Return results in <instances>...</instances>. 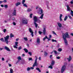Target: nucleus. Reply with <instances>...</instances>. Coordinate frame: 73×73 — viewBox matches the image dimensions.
I'll use <instances>...</instances> for the list:
<instances>
[{
  "label": "nucleus",
  "instance_id": "44",
  "mask_svg": "<svg viewBox=\"0 0 73 73\" xmlns=\"http://www.w3.org/2000/svg\"><path fill=\"white\" fill-rule=\"evenodd\" d=\"M7 0H4L3 1V3H7Z\"/></svg>",
  "mask_w": 73,
  "mask_h": 73
},
{
  "label": "nucleus",
  "instance_id": "59",
  "mask_svg": "<svg viewBox=\"0 0 73 73\" xmlns=\"http://www.w3.org/2000/svg\"><path fill=\"white\" fill-rule=\"evenodd\" d=\"M2 3H3V1H0V4H1Z\"/></svg>",
  "mask_w": 73,
  "mask_h": 73
},
{
  "label": "nucleus",
  "instance_id": "7",
  "mask_svg": "<svg viewBox=\"0 0 73 73\" xmlns=\"http://www.w3.org/2000/svg\"><path fill=\"white\" fill-rule=\"evenodd\" d=\"M29 31L31 33V35L32 36V37H33L34 35H33V32L32 31V29L31 28H29Z\"/></svg>",
  "mask_w": 73,
  "mask_h": 73
},
{
  "label": "nucleus",
  "instance_id": "34",
  "mask_svg": "<svg viewBox=\"0 0 73 73\" xmlns=\"http://www.w3.org/2000/svg\"><path fill=\"white\" fill-rule=\"evenodd\" d=\"M25 3V0H23L22 1V4H24Z\"/></svg>",
  "mask_w": 73,
  "mask_h": 73
},
{
  "label": "nucleus",
  "instance_id": "51",
  "mask_svg": "<svg viewBox=\"0 0 73 73\" xmlns=\"http://www.w3.org/2000/svg\"><path fill=\"white\" fill-rule=\"evenodd\" d=\"M52 32L54 34V35H57V34H56V33L54 32V31H52Z\"/></svg>",
  "mask_w": 73,
  "mask_h": 73
},
{
  "label": "nucleus",
  "instance_id": "53",
  "mask_svg": "<svg viewBox=\"0 0 73 73\" xmlns=\"http://www.w3.org/2000/svg\"><path fill=\"white\" fill-rule=\"evenodd\" d=\"M13 24L14 25H16V23L14 22H13Z\"/></svg>",
  "mask_w": 73,
  "mask_h": 73
},
{
  "label": "nucleus",
  "instance_id": "45",
  "mask_svg": "<svg viewBox=\"0 0 73 73\" xmlns=\"http://www.w3.org/2000/svg\"><path fill=\"white\" fill-rule=\"evenodd\" d=\"M28 53L30 56H32V52H28Z\"/></svg>",
  "mask_w": 73,
  "mask_h": 73
},
{
  "label": "nucleus",
  "instance_id": "13",
  "mask_svg": "<svg viewBox=\"0 0 73 73\" xmlns=\"http://www.w3.org/2000/svg\"><path fill=\"white\" fill-rule=\"evenodd\" d=\"M20 4H21V2H18L17 3L15 4V5L17 7H18V6H19V5H20Z\"/></svg>",
  "mask_w": 73,
  "mask_h": 73
},
{
  "label": "nucleus",
  "instance_id": "39",
  "mask_svg": "<svg viewBox=\"0 0 73 73\" xmlns=\"http://www.w3.org/2000/svg\"><path fill=\"white\" fill-rule=\"evenodd\" d=\"M58 51H59V52H61L62 51V49L61 48H58Z\"/></svg>",
  "mask_w": 73,
  "mask_h": 73
},
{
  "label": "nucleus",
  "instance_id": "16",
  "mask_svg": "<svg viewBox=\"0 0 73 73\" xmlns=\"http://www.w3.org/2000/svg\"><path fill=\"white\" fill-rule=\"evenodd\" d=\"M62 17V14H60V16L59 17V19L60 21H62V18H61Z\"/></svg>",
  "mask_w": 73,
  "mask_h": 73
},
{
  "label": "nucleus",
  "instance_id": "25",
  "mask_svg": "<svg viewBox=\"0 0 73 73\" xmlns=\"http://www.w3.org/2000/svg\"><path fill=\"white\" fill-rule=\"evenodd\" d=\"M70 14L73 17V11L72 10L71 11Z\"/></svg>",
  "mask_w": 73,
  "mask_h": 73
},
{
  "label": "nucleus",
  "instance_id": "32",
  "mask_svg": "<svg viewBox=\"0 0 73 73\" xmlns=\"http://www.w3.org/2000/svg\"><path fill=\"white\" fill-rule=\"evenodd\" d=\"M22 49V47H21V46H20L19 47H18V50H21V49Z\"/></svg>",
  "mask_w": 73,
  "mask_h": 73
},
{
  "label": "nucleus",
  "instance_id": "46",
  "mask_svg": "<svg viewBox=\"0 0 73 73\" xmlns=\"http://www.w3.org/2000/svg\"><path fill=\"white\" fill-rule=\"evenodd\" d=\"M29 61L32 60V58H29Z\"/></svg>",
  "mask_w": 73,
  "mask_h": 73
},
{
  "label": "nucleus",
  "instance_id": "8",
  "mask_svg": "<svg viewBox=\"0 0 73 73\" xmlns=\"http://www.w3.org/2000/svg\"><path fill=\"white\" fill-rule=\"evenodd\" d=\"M33 20L34 21V23H36V22H37V21H38V19H37V17L36 16H34Z\"/></svg>",
  "mask_w": 73,
  "mask_h": 73
},
{
  "label": "nucleus",
  "instance_id": "28",
  "mask_svg": "<svg viewBox=\"0 0 73 73\" xmlns=\"http://www.w3.org/2000/svg\"><path fill=\"white\" fill-rule=\"evenodd\" d=\"M44 56H47V55H48V53L46 52V51H44Z\"/></svg>",
  "mask_w": 73,
  "mask_h": 73
},
{
  "label": "nucleus",
  "instance_id": "6",
  "mask_svg": "<svg viewBox=\"0 0 73 73\" xmlns=\"http://www.w3.org/2000/svg\"><path fill=\"white\" fill-rule=\"evenodd\" d=\"M66 68V66H65V65L63 66L61 70V72L62 73H63V72H64Z\"/></svg>",
  "mask_w": 73,
  "mask_h": 73
},
{
  "label": "nucleus",
  "instance_id": "29",
  "mask_svg": "<svg viewBox=\"0 0 73 73\" xmlns=\"http://www.w3.org/2000/svg\"><path fill=\"white\" fill-rule=\"evenodd\" d=\"M23 38L25 41H28V38H27V37H24Z\"/></svg>",
  "mask_w": 73,
  "mask_h": 73
},
{
  "label": "nucleus",
  "instance_id": "49",
  "mask_svg": "<svg viewBox=\"0 0 73 73\" xmlns=\"http://www.w3.org/2000/svg\"><path fill=\"white\" fill-rule=\"evenodd\" d=\"M60 56H58V57H56V58L57 59H60Z\"/></svg>",
  "mask_w": 73,
  "mask_h": 73
},
{
  "label": "nucleus",
  "instance_id": "38",
  "mask_svg": "<svg viewBox=\"0 0 73 73\" xmlns=\"http://www.w3.org/2000/svg\"><path fill=\"white\" fill-rule=\"evenodd\" d=\"M4 7L5 8H8V5H4Z\"/></svg>",
  "mask_w": 73,
  "mask_h": 73
},
{
  "label": "nucleus",
  "instance_id": "24",
  "mask_svg": "<svg viewBox=\"0 0 73 73\" xmlns=\"http://www.w3.org/2000/svg\"><path fill=\"white\" fill-rule=\"evenodd\" d=\"M34 24L35 25L36 28H37V26H38V25L36 23V22H34Z\"/></svg>",
  "mask_w": 73,
  "mask_h": 73
},
{
  "label": "nucleus",
  "instance_id": "22",
  "mask_svg": "<svg viewBox=\"0 0 73 73\" xmlns=\"http://www.w3.org/2000/svg\"><path fill=\"white\" fill-rule=\"evenodd\" d=\"M10 37V38H12V37H14V35H13L12 34H11Z\"/></svg>",
  "mask_w": 73,
  "mask_h": 73
},
{
  "label": "nucleus",
  "instance_id": "43",
  "mask_svg": "<svg viewBox=\"0 0 73 73\" xmlns=\"http://www.w3.org/2000/svg\"><path fill=\"white\" fill-rule=\"evenodd\" d=\"M33 15V14H31L30 15V18H32V15Z\"/></svg>",
  "mask_w": 73,
  "mask_h": 73
},
{
  "label": "nucleus",
  "instance_id": "61",
  "mask_svg": "<svg viewBox=\"0 0 73 73\" xmlns=\"http://www.w3.org/2000/svg\"><path fill=\"white\" fill-rule=\"evenodd\" d=\"M49 37V38H52V35H50Z\"/></svg>",
  "mask_w": 73,
  "mask_h": 73
},
{
  "label": "nucleus",
  "instance_id": "12",
  "mask_svg": "<svg viewBox=\"0 0 73 73\" xmlns=\"http://www.w3.org/2000/svg\"><path fill=\"white\" fill-rule=\"evenodd\" d=\"M67 59L69 62H70V61L72 60V57H71V56H69V58H67Z\"/></svg>",
  "mask_w": 73,
  "mask_h": 73
},
{
  "label": "nucleus",
  "instance_id": "3",
  "mask_svg": "<svg viewBox=\"0 0 73 73\" xmlns=\"http://www.w3.org/2000/svg\"><path fill=\"white\" fill-rule=\"evenodd\" d=\"M22 23L24 24H28V20L25 18H23L22 20Z\"/></svg>",
  "mask_w": 73,
  "mask_h": 73
},
{
  "label": "nucleus",
  "instance_id": "26",
  "mask_svg": "<svg viewBox=\"0 0 73 73\" xmlns=\"http://www.w3.org/2000/svg\"><path fill=\"white\" fill-rule=\"evenodd\" d=\"M67 19H68V16H66L65 17L64 19V21H66V20H67Z\"/></svg>",
  "mask_w": 73,
  "mask_h": 73
},
{
  "label": "nucleus",
  "instance_id": "2",
  "mask_svg": "<svg viewBox=\"0 0 73 73\" xmlns=\"http://www.w3.org/2000/svg\"><path fill=\"white\" fill-rule=\"evenodd\" d=\"M35 57L36 58L35 60V62L33 64V67H35V66H37L38 65V64H37V56H35Z\"/></svg>",
  "mask_w": 73,
  "mask_h": 73
},
{
  "label": "nucleus",
  "instance_id": "41",
  "mask_svg": "<svg viewBox=\"0 0 73 73\" xmlns=\"http://www.w3.org/2000/svg\"><path fill=\"white\" fill-rule=\"evenodd\" d=\"M38 33L39 34V35H41V34H42V32L40 31H39L38 32Z\"/></svg>",
  "mask_w": 73,
  "mask_h": 73
},
{
  "label": "nucleus",
  "instance_id": "36",
  "mask_svg": "<svg viewBox=\"0 0 73 73\" xmlns=\"http://www.w3.org/2000/svg\"><path fill=\"white\" fill-rule=\"evenodd\" d=\"M31 70V68H30V67H28L27 68V71H29V70Z\"/></svg>",
  "mask_w": 73,
  "mask_h": 73
},
{
  "label": "nucleus",
  "instance_id": "64",
  "mask_svg": "<svg viewBox=\"0 0 73 73\" xmlns=\"http://www.w3.org/2000/svg\"><path fill=\"white\" fill-rule=\"evenodd\" d=\"M71 35L72 36H73V33H71Z\"/></svg>",
  "mask_w": 73,
  "mask_h": 73
},
{
  "label": "nucleus",
  "instance_id": "33",
  "mask_svg": "<svg viewBox=\"0 0 73 73\" xmlns=\"http://www.w3.org/2000/svg\"><path fill=\"white\" fill-rule=\"evenodd\" d=\"M0 40H1V41H2V42H4V40L3 38H1L0 39Z\"/></svg>",
  "mask_w": 73,
  "mask_h": 73
},
{
  "label": "nucleus",
  "instance_id": "23",
  "mask_svg": "<svg viewBox=\"0 0 73 73\" xmlns=\"http://www.w3.org/2000/svg\"><path fill=\"white\" fill-rule=\"evenodd\" d=\"M24 50L25 51V52H26V53H28V50L26 48L24 49Z\"/></svg>",
  "mask_w": 73,
  "mask_h": 73
},
{
  "label": "nucleus",
  "instance_id": "19",
  "mask_svg": "<svg viewBox=\"0 0 73 73\" xmlns=\"http://www.w3.org/2000/svg\"><path fill=\"white\" fill-rule=\"evenodd\" d=\"M27 11V12H29L32 11V9L31 8H28V9Z\"/></svg>",
  "mask_w": 73,
  "mask_h": 73
},
{
  "label": "nucleus",
  "instance_id": "21",
  "mask_svg": "<svg viewBox=\"0 0 73 73\" xmlns=\"http://www.w3.org/2000/svg\"><path fill=\"white\" fill-rule=\"evenodd\" d=\"M45 39H48V36H46L44 38H43V40L44 41H45Z\"/></svg>",
  "mask_w": 73,
  "mask_h": 73
},
{
  "label": "nucleus",
  "instance_id": "9",
  "mask_svg": "<svg viewBox=\"0 0 73 73\" xmlns=\"http://www.w3.org/2000/svg\"><path fill=\"white\" fill-rule=\"evenodd\" d=\"M4 48L5 49V50H7V51H8L9 52H10V51H11V50L9 49V48L7 46H5L4 47Z\"/></svg>",
  "mask_w": 73,
  "mask_h": 73
},
{
  "label": "nucleus",
  "instance_id": "1",
  "mask_svg": "<svg viewBox=\"0 0 73 73\" xmlns=\"http://www.w3.org/2000/svg\"><path fill=\"white\" fill-rule=\"evenodd\" d=\"M62 37L64 40L65 45H68V41L66 40V38H70V37L68 32H66L65 34L63 35Z\"/></svg>",
  "mask_w": 73,
  "mask_h": 73
},
{
  "label": "nucleus",
  "instance_id": "15",
  "mask_svg": "<svg viewBox=\"0 0 73 73\" xmlns=\"http://www.w3.org/2000/svg\"><path fill=\"white\" fill-rule=\"evenodd\" d=\"M55 63V61H54L53 60H52V61L51 63V65L53 66V65H54V64Z\"/></svg>",
  "mask_w": 73,
  "mask_h": 73
},
{
  "label": "nucleus",
  "instance_id": "54",
  "mask_svg": "<svg viewBox=\"0 0 73 73\" xmlns=\"http://www.w3.org/2000/svg\"><path fill=\"white\" fill-rule=\"evenodd\" d=\"M30 69H34V68L33 67H30Z\"/></svg>",
  "mask_w": 73,
  "mask_h": 73
},
{
  "label": "nucleus",
  "instance_id": "47",
  "mask_svg": "<svg viewBox=\"0 0 73 73\" xmlns=\"http://www.w3.org/2000/svg\"><path fill=\"white\" fill-rule=\"evenodd\" d=\"M68 17H69V18L70 19H72V17H71V16H70V15H68Z\"/></svg>",
  "mask_w": 73,
  "mask_h": 73
},
{
  "label": "nucleus",
  "instance_id": "10",
  "mask_svg": "<svg viewBox=\"0 0 73 73\" xmlns=\"http://www.w3.org/2000/svg\"><path fill=\"white\" fill-rule=\"evenodd\" d=\"M43 33L44 35H45L46 34V28H44L43 29Z\"/></svg>",
  "mask_w": 73,
  "mask_h": 73
},
{
  "label": "nucleus",
  "instance_id": "30",
  "mask_svg": "<svg viewBox=\"0 0 73 73\" xmlns=\"http://www.w3.org/2000/svg\"><path fill=\"white\" fill-rule=\"evenodd\" d=\"M18 44H19V42H15V45L16 46H18Z\"/></svg>",
  "mask_w": 73,
  "mask_h": 73
},
{
  "label": "nucleus",
  "instance_id": "14",
  "mask_svg": "<svg viewBox=\"0 0 73 73\" xmlns=\"http://www.w3.org/2000/svg\"><path fill=\"white\" fill-rule=\"evenodd\" d=\"M36 42L38 44H40V38H37Z\"/></svg>",
  "mask_w": 73,
  "mask_h": 73
},
{
  "label": "nucleus",
  "instance_id": "31",
  "mask_svg": "<svg viewBox=\"0 0 73 73\" xmlns=\"http://www.w3.org/2000/svg\"><path fill=\"white\" fill-rule=\"evenodd\" d=\"M52 66L51 65L49 66H48V68H50V69H53V67L52 66Z\"/></svg>",
  "mask_w": 73,
  "mask_h": 73
},
{
  "label": "nucleus",
  "instance_id": "42",
  "mask_svg": "<svg viewBox=\"0 0 73 73\" xmlns=\"http://www.w3.org/2000/svg\"><path fill=\"white\" fill-rule=\"evenodd\" d=\"M52 42H57V40H54L53 39H52Z\"/></svg>",
  "mask_w": 73,
  "mask_h": 73
},
{
  "label": "nucleus",
  "instance_id": "20",
  "mask_svg": "<svg viewBox=\"0 0 73 73\" xmlns=\"http://www.w3.org/2000/svg\"><path fill=\"white\" fill-rule=\"evenodd\" d=\"M36 70H38L39 72H41V70H40V68H36Z\"/></svg>",
  "mask_w": 73,
  "mask_h": 73
},
{
  "label": "nucleus",
  "instance_id": "50",
  "mask_svg": "<svg viewBox=\"0 0 73 73\" xmlns=\"http://www.w3.org/2000/svg\"><path fill=\"white\" fill-rule=\"evenodd\" d=\"M14 47L16 49H17V47L16 45L14 46Z\"/></svg>",
  "mask_w": 73,
  "mask_h": 73
},
{
  "label": "nucleus",
  "instance_id": "18",
  "mask_svg": "<svg viewBox=\"0 0 73 73\" xmlns=\"http://www.w3.org/2000/svg\"><path fill=\"white\" fill-rule=\"evenodd\" d=\"M58 25L60 28H61L62 27V25L60 23H58Z\"/></svg>",
  "mask_w": 73,
  "mask_h": 73
},
{
  "label": "nucleus",
  "instance_id": "63",
  "mask_svg": "<svg viewBox=\"0 0 73 73\" xmlns=\"http://www.w3.org/2000/svg\"><path fill=\"white\" fill-rule=\"evenodd\" d=\"M70 3L72 4H73V1H71V2H70Z\"/></svg>",
  "mask_w": 73,
  "mask_h": 73
},
{
  "label": "nucleus",
  "instance_id": "62",
  "mask_svg": "<svg viewBox=\"0 0 73 73\" xmlns=\"http://www.w3.org/2000/svg\"><path fill=\"white\" fill-rule=\"evenodd\" d=\"M18 40H19V38H17L16 39V41H18Z\"/></svg>",
  "mask_w": 73,
  "mask_h": 73
},
{
  "label": "nucleus",
  "instance_id": "27",
  "mask_svg": "<svg viewBox=\"0 0 73 73\" xmlns=\"http://www.w3.org/2000/svg\"><path fill=\"white\" fill-rule=\"evenodd\" d=\"M23 4V6L24 7H26V8H27L28 7V6L27 5V4L26 3L24 4Z\"/></svg>",
  "mask_w": 73,
  "mask_h": 73
},
{
  "label": "nucleus",
  "instance_id": "40",
  "mask_svg": "<svg viewBox=\"0 0 73 73\" xmlns=\"http://www.w3.org/2000/svg\"><path fill=\"white\" fill-rule=\"evenodd\" d=\"M54 53H55V54H57L58 53L57 52V51H56V50H54Z\"/></svg>",
  "mask_w": 73,
  "mask_h": 73
},
{
  "label": "nucleus",
  "instance_id": "55",
  "mask_svg": "<svg viewBox=\"0 0 73 73\" xmlns=\"http://www.w3.org/2000/svg\"><path fill=\"white\" fill-rule=\"evenodd\" d=\"M12 20H13V21L15 20V17H13Z\"/></svg>",
  "mask_w": 73,
  "mask_h": 73
},
{
  "label": "nucleus",
  "instance_id": "4",
  "mask_svg": "<svg viewBox=\"0 0 73 73\" xmlns=\"http://www.w3.org/2000/svg\"><path fill=\"white\" fill-rule=\"evenodd\" d=\"M9 37V35H7L5 37H4L5 41L7 44H8V42H9L8 41Z\"/></svg>",
  "mask_w": 73,
  "mask_h": 73
},
{
  "label": "nucleus",
  "instance_id": "11",
  "mask_svg": "<svg viewBox=\"0 0 73 73\" xmlns=\"http://www.w3.org/2000/svg\"><path fill=\"white\" fill-rule=\"evenodd\" d=\"M13 16H16V10H15L13 13Z\"/></svg>",
  "mask_w": 73,
  "mask_h": 73
},
{
  "label": "nucleus",
  "instance_id": "17",
  "mask_svg": "<svg viewBox=\"0 0 73 73\" xmlns=\"http://www.w3.org/2000/svg\"><path fill=\"white\" fill-rule=\"evenodd\" d=\"M67 10H68V11H70V7L69 5H67Z\"/></svg>",
  "mask_w": 73,
  "mask_h": 73
},
{
  "label": "nucleus",
  "instance_id": "58",
  "mask_svg": "<svg viewBox=\"0 0 73 73\" xmlns=\"http://www.w3.org/2000/svg\"><path fill=\"white\" fill-rule=\"evenodd\" d=\"M27 47H29V44H27Z\"/></svg>",
  "mask_w": 73,
  "mask_h": 73
},
{
  "label": "nucleus",
  "instance_id": "60",
  "mask_svg": "<svg viewBox=\"0 0 73 73\" xmlns=\"http://www.w3.org/2000/svg\"><path fill=\"white\" fill-rule=\"evenodd\" d=\"M1 7H4V5H1Z\"/></svg>",
  "mask_w": 73,
  "mask_h": 73
},
{
  "label": "nucleus",
  "instance_id": "57",
  "mask_svg": "<svg viewBox=\"0 0 73 73\" xmlns=\"http://www.w3.org/2000/svg\"><path fill=\"white\" fill-rule=\"evenodd\" d=\"M3 48H0V51L2 50H3Z\"/></svg>",
  "mask_w": 73,
  "mask_h": 73
},
{
  "label": "nucleus",
  "instance_id": "35",
  "mask_svg": "<svg viewBox=\"0 0 73 73\" xmlns=\"http://www.w3.org/2000/svg\"><path fill=\"white\" fill-rule=\"evenodd\" d=\"M17 58L19 60H21V58L20 56H19Z\"/></svg>",
  "mask_w": 73,
  "mask_h": 73
},
{
  "label": "nucleus",
  "instance_id": "48",
  "mask_svg": "<svg viewBox=\"0 0 73 73\" xmlns=\"http://www.w3.org/2000/svg\"><path fill=\"white\" fill-rule=\"evenodd\" d=\"M6 31H7V30L6 29H4L3 30V32H4V33H5V32Z\"/></svg>",
  "mask_w": 73,
  "mask_h": 73
},
{
  "label": "nucleus",
  "instance_id": "37",
  "mask_svg": "<svg viewBox=\"0 0 73 73\" xmlns=\"http://www.w3.org/2000/svg\"><path fill=\"white\" fill-rule=\"evenodd\" d=\"M13 70L11 68L10 70V73H13Z\"/></svg>",
  "mask_w": 73,
  "mask_h": 73
},
{
  "label": "nucleus",
  "instance_id": "5",
  "mask_svg": "<svg viewBox=\"0 0 73 73\" xmlns=\"http://www.w3.org/2000/svg\"><path fill=\"white\" fill-rule=\"evenodd\" d=\"M41 13H40V15H42L40 17V19H43V17L44 16V14H43V10L42 9H40Z\"/></svg>",
  "mask_w": 73,
  "mask_h": 73
},
{
  "label": "nucleus",
  "instance_id": "56",
  "mask_svg": "<svg viewBox=\"0 0 73 73\" xmlns=\"http://www.w3.org/2000/svg\"><path fill=\"white\" fill-rule=\"evenodd\" d=\"M2 61H4V60H5L4 58H2Z\"/></svg>",
  "mask_w": 73,
  "mask_h": 73
},
{
  "label": "nucleus",
  "instance_id": "52",
  "mask_svg": "<svg viewBox=\"0 0 73 73\" xmlns=\"http://www.w3.org/2000/svg\"><path fill=\"white\" fill-rule=\"evenodd\" d=\"M52 56H53V55H50V58H52Z\"/></svg>",
  "mask_w": 73,
  "mask_h": 73
}]
</instances>
